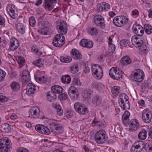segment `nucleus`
I'll return each mask as SVG.
<instances>
[{
    "label": "nucleus",
    "mask_w": 152,
    "mask_h": 152,
    "mask_svg": "<svg viewBox=\"0 0 152 152\" xmlns=\"http://www.w3.org/2000/svg\"><path fill=\"white\" fill-rule=\"evenodd\" d=\"M12 144L11 141L7 137H3L0 139V152H9Z\"/></svg>",
    "instance_id": "nucleus-1"
},
{
    "label": "nucleus",
    "mask_w": 152,
    "mask_h": 152,
    "mask_svg": "<svg viewBox=\"0 0 152 152\" xmlns=\"http://www.w3.org/2000/svg\"><path fill=\"white\" fill-rule=\"evenodd\" d=\"M106 132L103 129L98 131L95 135V140L98 144H102L107 141V137Z\"/></svg>",
    "instance_id": "nucleus-2"
},
{
    "label": "nucleus",
    "mask_w": 152,
    "mask_h": 152,
    "mask_svg": "<svg viewBox=\"0 0 152 152\" xmlns=\"http://www.w3.org/2000/svg\"><path fill=\"white\" fill-rule=\"evenodd\" d=\"M144 74L141 69H137L133 71L131 75V78L134 81L140 82L144 79Z\"/></svg>",
    "instance_id": "nucleus-3"
},
{
    "label": "nucleus",
    "mask_w": 152,
    "mask_h": 152,
    "mask_svg": "<svg viewBox=\"0 0 152 152\" xmlns=\"http://www.w3.org/2000/svg\"><path fill=\"white\" fill-rule=\"evenodd\" d=\"M128 96L125 94H122L119 96L118 102L123 110H126L130 108V103Z\"/></svg>",
    "instance_id": "nucleus-4"
},
{
    "label": "nucleus",
    "mask_w": 152,
    "mask_h": 152,
    "mask_svg": "<svg viewBox=\"0 0 152 152\" xmlns=\"http://www.w3.org/2000/svg\"><path fill=\"white\" fill-rule=\"evenodd\" d=\"M49 126L51 131L56 134H61L63 132L64 128L63 126L55 120H53L50 121Z\"/></svg>",
    "instance_id": "nucleus-5"
},
{
    "label": "nucleus",
    "mask_w": 152,
    "mask_h": 152,
    "mask_svg": "<svg viewBox=\"0 0 152 152\" xmlns=\"http://www.w3.org/2000/svg\"><path fill=\"white\" fill-rule=\"evenodd\" d=\"M91 71L93 75L98 79H101L103 75L102 68L99 64H94L92 66Z\"/></svg>",
    "instance_id": "nucleus-6"
},
{
    "label": "nucleus",
    "mask_w": 152,
    "mask_h": 152,
    "mask_svg": "<svg viewBox=\"0 0 152 152\" xmlns=\"http://www.w3.org/2000/svg\"><path fill=\"white\" fill-rule=\"evenodd\" d=\"M128 18L124 16H118L115 17L113 19L114 24L118 27H122L127 22Z\"/></svg>",
    "instance_id": "nucleus-7"
},
{
    "label": "nucleus",
    "mask_w": 152,
    "mask_h": 152,
    "mask_svg": "<svg viewBox=\"0 0 152 152\" xmlns=\"http://www.w3.org/2000/svg\"><path fill=\"white\" fill-rule=\"evenodd\" d=\"M57 30L60 34L63 35L67 33L68 26L65 21L62 20H58L57 22Z\"/></svg>",
    "instance_id": "nucleus-8"
},
{
    "label": "nucleus",
    "mask_w": 152,
    "mask_h": 152,
    "mask_svg": "<svg viewBox=\"0 0 152 152\" xmlns=\"http://www.w3.org/2000/svg\"><path fill=\"white\" fill-rule=\"evenodd\" d=\"M109 75L111 78L118 80L122 78L123 73L122 71L119 69L113 67L110 70Z\"/></svg>",
    "instance_id": "nucleus-9"
},
{
    "label": "nucleus",
    "mask_w": 152,
    "mask_h": 152,
    "mask_svg": "<svg viewBox=\"0 0 152 152\" xmlns=\"http://www.w3.org/2000/svg\"><path fill=\"white\" fill-rule=\"evenodd\" d=\"M65 43V39L64 36L60 34H56L53 39V45L58 47H60Z\"/></svg>",
    "instance_id": "nucleus-10"
},
{
    "label": "nucleus",
    "mask_w": 152,
    "mask_h": 152,
    "mask_svg": "<svg viewBox=\"0 0 152 152\" xmlns=\"http://www.w3.org/2000/svg\"><path fill=\"white\" fill-rule=\"evenodd\" d=\"M74 107L77 112L80 114L84 115L88 113V109L84 104L79 102L75 103Z\"/></svg>",
    "instance_id": "nucleus-11"
},
{
    "label": "nucleus",
    "mask_w": 152,
    "mask_h": 152,
    "mask_svg": "<svg viewBox=\"0 0 152 152\" xmlns=\"http://www.w3.org/2000/svg\"><path fill=\"white\" fill-rule=\"evenodd\" d=\"M145 148L144 142L138 141L136 142L132 145L131 148V152H141L142 150Z\"/></svg>",
    "instance_id": "nucleus-12"
},
{
    "label": "nucleus",
    "mask_w": 152,
    "mask_h": 152,
    "mask_svg": "<svg viewBox=\"0 0 152 152\" xmlns=\"http://www.w3.org/2000/svg\"><path fill=\"white\" fill-rule=\"evenodd\" d=\"M94 20L95 24L98 27L104 29L105 27L104 20L102 16L100 15H96L94 18Z\"/></svg>",
    "instance_id": "nucleus-13"
},
{
    "label": "nucleus",
    "mask_w": 152,
    "mask_h": 152,
    "mask_svg": "<svg viewBox=\"0 0 152 152\" xmlns=\"http://www.w3.org/2000/svg\"><path fill=\"white\" fill-rule=\"evenodd\" d=\"M142 118L143 121L146 123H150L151 121L152 114L151 112L148 109H145L142 112Z\"/></svg>",
    "instance_id": "nucleus-14"
},
{
    "label": "nucleus",
    "mask_w": 152,
    "mask_h": 152,
    "mask_svg": "<svg viewBox=\"0 0 152 152\" xmlns=\"http://www.w3.org/2000/svg\"><path fill=\"white\" fill-rule=\"evenodd\" d=\"M36 130L42 134L49 135L50 133L49 129L46 126L42 125H37L35 126Z\"/></svg>",
    "instance_id": "nucleus-15"
},
{
    "label": "nucleus",
    "mask_w": 152,
    "mask_h": 152,
    "mask_svg": "<svg viewBox=\"0 0 152 152\" xmlns=\"http://www.w3.org/2000/svg\"><path fill=\"white\" fill-rule=\"evenodd\" d=\"M68 94L72 99H77L79 96L78 90L74 86H71L68 90Z\"/></svg>",
    "instance_id": "nucleus-16"
},
{
    "label": "nucleus",
    "mask_w": 152,
    "mask_h": 152,
    "mask_svg": "<svg viewBox=\"0 0 152 152\" xmlns=\"http://www.w3.org/2000/svg\"><path fill=\"white\" fill-rule=\"evenodd\" d=\"M129 129L132 132L136 131L140 128V124L138 121L136 119H132L129 124Z\"/></svg>",
    "instance_id": "nucleus-17"
},
{
    "label": "nucleus",
    "mask_w": 152,
    "mask_h": 152,
    "mask_svg": "<svg viewBox=\"0 0 152 152\" xmlns=\"http://www.w3.org/2000/svg\"><path fill=\"white\" fill-rule=\"evenodd\" d=\"M40 113L39 108L37 107H33L29 111V115L32 118H37L39 117Z\"/></svg>",
    "instance_id": "nucleus-18"
},
{
    "label": "nucleus",
    "mask_w": 152,
    "mask_h": 152,
    "mask_svg": "<svg viewBox=\"0 0 152 152\" xmlns=\"http://www.w3.org/2000/svg\"><path fill=\"white\" fill-rule=\"evenodd\" d=\"M19 45V42L17 39L12 38L10 39L9 49L11 50H15L18 48Z\"/></svg>",
    "instance_id": "nucleus-19"
},
{
    "label": "nucleus",
    "mask_w": 152,
    "mask_h": 152,
    "mask_svg": "<svg viewBox=\"0 0 152 152\" xmlns=\"http://www.w3.org/2000/svg\"><path fill=\"white\" fill-rule=\"evenodd\" d=\"M56 1V0H44L43 6L46 10L50 11L54 8L53 4Z\"/></svg>",
    "instance_id": "nucleus-20"
},
{
    "label": "nucleus",
    "mask_w": 152,
    "mask_h": 152,
    "mask_svg": "<svg viewBox=\"0 0 152 152\" xmlns=\"http://www.w3.org/2000/svg\"><path fill=\"white\" fill-rule=\"evenodd\" d=\"M132 42L133 45L137 48L141 47L143 43V41L141 39L136 36L132 37Z\"/></svg>",
    "instance_id": "nucleus-21"
},
{
    "label": "nucleus",
    "mask_w": 152,
    "mask_h": 152,
    "mask_svg": "<svg viewBox=\"0 0 152 152\" xmlns=\"http://www.w3.org/2000/svg\"><path fill=\"white\" fill-rule=\"evenodd\" d=\"M132 30L134 33L139 36H141L144 33L143 28L139 24L134 25Z\"/></svg>",
    "instance_id": "nucleus-22"
},
{
    "label": "nucleus",
    "mask_w": 152,
    "mask_h": 152,
    "mask_svg": "<svg viewBox=\"0 0 152 152\" xmlns=\"http://www.w3.org/2000/svg\"><path fill=\"white\" fill-rule=\"evenodd\" d=\"M79 44L82 47L88 48H92L94 45V43L92 41L86 39H82L80 42Z\"/></svg>",
    "instance_id": "nucleus-23"
},
{
    "label": "nucleus",
    "mask_w": 152,
    "mask_h": 152,
    "mask_svg": "<svg viewBox=\"0 0 152 152\" xmlns=\"http://www.w3.org/2000/svg\"><path fill=\"white\" fill-rule=\"evenodd\" d=\"M110 8V6L108 4L103 2L97 5V11L98 12H105L108 10Z\"/></svg>",
    "instance_id": "nucleus-24"
},
{
    "label": "nucleus",
    "mask_w": 152,
    "mask_h": 152,
    "mask_svg": "<svg viewBox=\"0 0 152 152\" xmlns=\"http://www.w3.org/2000/svg\"><path fill=\"white\" fill-rule=\"evenodd\" d=\"M6 7V10L11 18L15 19L17 17L18 14L15 12L14 7H13L11 4H7Z\"/></svg>",
    "instance_id": "nucleus-25"
},
{
    "label": "nucleus",
    "mask_w": 152,
    "mask_h": 152,
    "mask_svg": "<svg viewBox=\"0 0 152 152\" xmlns=\"http://www.w3.org/2000/svg\"><path fill=\"white\" fill-rule=\"evenodd\" d=\"M36 89V86L34 84L28 83L26 87V94L28 95L33 94L35 92Z\"/></svg>",
    "instance_id": "nucleus-26"
},
{
    "label": "nucleus",
    "mask_w": 152,
    "mask_h": 152,
    "mask_svg": "<svg viewBox=\"0 0 152 152\" xmlns=\"http://www.w3.org/2000/svg\"><path fill=\"white\" fill-rule=\"evenodd\" d=\"M92 93L89 89H86L83 92L82 94V98L86 100H88L91 97Z\"/></svg>",
    "instance_id": "nucleus-27"
},
{
    "label": "nucleus",
    "mask_w": 152,
    "mask_h": 152,
    "mask_svg": "<svg viewBox=\"0 0 152 152\" xmlns=\"http://www.w3.org/2000/svg\"><path fill=\"white\" fill-rule=\"evenodd\" d=\"M46 97L48 100L50 102H54L57 98L56 94L52 91L47 92Z\"/></svg>",
    "instance_id": "nucleus-28"
},
{
    "label": "nucleus",
    "mask_w": 152,
    "mask_h": 152,
    "mask_svg": "<svg viewBox=\"0 0 152 152\" xmlns=\"http://www.w3.org/2000/svg\"><path fill=\"white\" fill-rule=\"evenodd\" d=\"M130 113L128 111L125 112L122 117V121L123 124L126 126L129 124V121Z\"/></svg>",
    "instance_id": "nucleus-29"
},
{
    "label": "nucleus",
    "mask_w": 152,
    "mask_h": 152,
    "mask_svg": "<svg viewBox=\"0 0 152 152\" xmlns=\"http://www.w3.org/2000/svg\"><path fill=\"white\" fill-rule=\"evenodd\" d=\"M52 91L55 94H59L62 93L63 91V88L58 85H55L51 87Z\"/></svg>",
    "instance_id": "nucleus-30"
},
{
    "label": "nucleus",
    "mask_w": 152,
    "mask_h": 152,
    "mask_svg": "<svg viewBox=\"0 0 152 152\" xmlns=\"http://www.w3.org/2000/svg\"><path fill=\"white\" fill-rule=\"evenodd\" d=\"M71 52L72 57L74 59L78 60L81 58V54L77 50L73 49Z\"/></svg>",
    "instance_id": "nucleus-31"
},
{
    "label": "nucleus",
    "mask_w": 152,
    "mask_h": 152,
    "mask_svg": "<svg viewBox=\"0 0 152 152\" xmlns=\"http://www.w3.org/2000/svg\"><path fill=\"white\" fill-rule=\"evenodd\" d=\"M16 27L18 31L21 34H23L25 31V27L22 23H18L16 24Z\"/></svg>",
    "instance_id": "nucleus-32"
},
{
    "label": "nucleus",
    "mask_w": 152,
    "mask_h": 152,
    "mask_svg": "<svg viewBox=\"0 0 152 152\" xmlns=\"http://www.w3.org/2000/svg\"><path fill=\"white\" fill-rule=\"evenodd\" d=\"M35 79L39 83H43L46 80V78L44 75L39 74L37 76H35Z\"/></svg>",
    "instance_id": "nucleus-33"
},
{
    "label": "nucleus",
    "mask_w": 152,
    "mask_h": 152,
    "mask_svg": "<svg viewBox=\"0 0 152 152\" xmlns=\"http://www.w3.org/2000/svg\"><path fill=\"white\" fill-rule=\"evenodd\" d=\"M147 135V131L143 129L138 134V138L140 139L144 140L146 138Z\"/></svg>",
    "instance_id": "nucleus-34"
},
{
    "label": "nucleus",
    "mask_w": 152,
    "mask_h": 152,
    "mask_svg": "<svg viewBox=\"0 0 152 152\" xmlns=\"http://www.w3.org/2000/svg\"><path fill=\"white\" fill-rule=\"evenodd\" d=\"M132 62V60L129 56H126L123 57L121 60V63L124 65L130 64Z\"/></svg>",
    "instance_id": "nucleus-35"
},
{
    "label": "nucleus",
    "mask_w": 152,
    "mask_h": 152,
    "mask_svg": "<svg viewBox=\"0 0 152 152\" xmlns=\"http://www.w3.org/2000/svg\"><path fill=\"white\" fill-rule=\"evenodd\" d=\"M99 32V30L96 27H91L89 28L88 33L92 36L96 35Z\"/></svg>",
    "instance_id": "nucleus-36"
},
{
    "label": "nucleus",
    "mask_w": 152,
    "mask_h": 152,
    "mask_svg": "<svg viewBox=\"0 0 152 152\" xmlns=\"http://www.w3.org/2000/svg\"><path fill=\"white\" fill-rule=\"evenodd\" d=\"M61 81L64 84H68L71 81V77L68 75L63 76L61 78Z\"/></svg>",
    "instance_id": "nucleus-37"
},
{
    "label": "nucleus",
    "mask_w": 152,
    "mask_h": 152,
    "mask_svg": "<svg viewBox=\"0 0 152 152\" xmlns=\"http://www.w3.org/2000/svg\"><path fill=\"white\" fill-rule=\"evenodd\" d=\"M79 69L78 65L75 64L70 67V71L72 73H76L78 72Z\"/></svg>",
    "instance_id": "nucleus-38"
},
{
    "label": "nucleus",
    "mask_w": 152,
    "mask_h": 152,
    "mask_svg": "<svg viewBox=\"0 0 152 152\" xmlns=\"http://www.w3.org/2000/svg\"><path fill=\"white\" fill-rule=\"evenodd\" d=\"M60 59L62 62L66 63L71 62L72 60L71 58L69 56H61L60 57Z\"/></svg>",
    "instance_id": "nucleus-39"
},
{
    "label": "nucleus",
    "mask_w": 152,
    "mask_h": 152,
    "mask_svg": "<svg viewBox=\"0 0 152 152\" xmlns=\"http://www.w3.org/2000/svg\"><path fill=\"white\" fill-rule=\"evenodd\" d=\"M10 86L11 88L14 91H18L20 88L19 83L16 82H13L11 84Z\"/></svg>",
    "instance_id": "nucleus-40"
},
{
    "label": "nucleus",
    "mask_w": 152,
    "mask_h": 152,
    "mask_svg": "<svg viewBox=\"0 0 152 152\" xmlns=\"http://www.w3.org/2000/svg\"><path fill=\"white\" fill-rule=\"evenodd\" d=\"M121 46L127 47L129 46L130 43L129 40L126 39H123L121 40L120 42Z\"/></svg>",
    "instance_id": "nucleus-41"
},
{
    "label": "nucleus",
    "mask_w": 152,
    "mask_h": 152,
    "mask_svg": "<svg viewBox=\"0 0 152 152\" xmlns=\"http://www.w3.org/2000/svg\"><path fill=\"white\" fill-rule=\"evenodd\" d=\"M144 29L145 33L148 34L152 33V26L148 24L144 25Z\"/></svg>",
    "instance_id": "nucleus-42"
},
{
    "label": "nucleus",
    "mask_w": 152,
    "mask_h": 152,
    "mask_svg": "<svg viewBox=\"0 0 152 152\" xmlns=\"http://www.w3.org/2000/svg\"><path fill=\"white\" fill-rule=\"evenodd\" d=\"M17 61L18 64H19V67L20 68L23 66L25 62L24 58L21 56H18L17 58Z\"/></svg>",
    "instance_id": "nucleus-43"
},
{
    "label": "nucleus",
    "mask_w": 152,
    "mask_h": 152,
    "mask_svg": "<svg viewBox=\"0 0 152 152\" xmlns=\"http://www.w3.org/2000/svg\"><path fill=\"white\" fill-rule=\"evenodd\" d=\"M142 87V88H152V81L151 80H148L145 82L143 84Z\"/></svg>",
    "instance_id": "nucleus-44"
},
{
    "label": "nucleus",
    "mask_w": 152,
    "mask_h": 152,
    "mask_svg": "<svg viewBox=\"0 0 152 152\" xmlns=\"http://www.w3.org/2000/svg\"><path fill=\"white\" fill-rule=\"evenodd\" d=\"M93 102L95 104L99 105L101 103V98L98 95L95 96L93 99Z\"/></svg>",
    "instance_id": "nucleus-45"
},
{
    "label": "nucleus",
    "mask_w": 152,
    "mask_h": 152,
    "mask_svg": "<svg viewBox=\"0 0 152 152\" xmlns=\"http://www.w3.org/2000/svg\"><path fill=\"white\" fill-rule=\"evenodd\" d=\"M112 94L114 95H117L120 93V87L118 86L113 87L112 90Z\"/></svg>",
    "instance_id": "nucleus-46"
},
{
    "label": "nucleus",
    "mask_w": 152,
    "mask_h": 152,
    "mask_svg": "<svg viewBox=\"0 0 152 152\" xmlns=\"http://www.w3.org/2000/svg\"><path fill=\"white\" fill-rule=\"evenodd\" d=\"M45 27L42 28L40 29L38 31V32L39 34L43 35H47V32L48 30V29L47 28V26H45Z\"/></svg>",
    "instance_id": "nucleus-47"
},
{
    "label": "nucleus",
    "mask_w": 152,
    "mask_h": 152,
    "mask_svg": "<svg viewBox=\"0 0 152 152\" xmlns=\"http://www.w3.org/2000/svg\"><path fill=\"white\" fill-rule=\"evenodd\" d=\"M56 109L57 114L60 116L63 115V111L61 107L59 105H57L56 106Z\"/></svg>",
    "instance_id": "nucleus-48"
},
{
    "label": "nucleus",
    "mask_w": 152,
    "mask_h": 152,
    "mask_svg": "<svg viewBox=\"0 0 152 152\" xmlns=\"http://www.w3.org/2000/svg\"><path fill=\"white\" fill-rule=\"evenodd\" d=\"M4 130L7 132H10L11 128V126L7 123H5L3 126Z\"/></svg>",
    "instance_id": "nucleus-49"
},
{
    "label": "nucleus",
    "mask_w": 152,
    "mask_h": 152,
    "mask_svg": "<svg viewBox=\"0 0 152 152\" xmlns=\"http://www.w3.org/2000/svg\"><path fill=\"white\" fill-rule=\"evenodd\" d=\"M91 125L93 126H97L99 127H102L103 126V124L99 121H97L95 119L91 124Z\"/></svg>",
    "instance_id": "nucleus-50"
},
{
    "label": "nucleus",
    "mask_w": 152,
    "mask_h": 152,
    "mask_svg": "<svg viewBox=\"0 0 152 152\" xmlns=\"http://www.w3.org/2000/svg\"><path fill=\"white\" fill-rule=\"evenodd\" d=\"M31 80L30 77H22V81L23 85H26L28 82H29Z\"/></svg>",
    "instance_id": "nucleus-51"
},
{
    "label": "nucleus",
    "mask_w": 152,
    "mask_h": 152,
    "mask_svg": "<svg viewBox=\"0 0 152 152\" xmlns=\"http://www.w3.org/2000/svg\"><path fill=\"white\" fill-rule=\"evenodd\" d=\"M33 64L35 65L38 67H40L42 66V64L41 61V59H39L33 62Z\"/></svg>",
    "instance_id": "nucleus-52"
},
{
    "label": "nucleus",
    "mask_w": 152,
    "mask_h": 152,
    "mask_svg": "<svg viewBox=\"0 0 152 152\" xmlns=\"http://www.w3.org/2000/svg\"><path fill=\"white\" fill-rule=\"evenodd\" d=\"M29 23L32 27H34L35 26L36 23L35 19L34 17L32 16L29 18Z\"/></svg>",
    "instance_id": "nucleus-53"
},
{
    "label": "nucleus",
    "mask_w": 152,
    "mask_h": 152,
    "mask_svg": "<svg viewBox=\"0 0 152 152\" xmlns=\"http://www.w3.org/2000/svg\"><path fill=\"white\" fill-rule=\"evenodd\" d=\"M73 83L75 86H81L82 85V83L80 80L76 78L74 79L73 81Z\"/></svg>",
    "instance_id": "nucleus-54"
},
{
    "label": "nucleus",
    "mask_w": 152,
    "mask_h": 152,
    "mask_svg": "<svg viewBox=\"0 0 152 152\" xmlns=\"http://www.w3.org/2000/svg\"><path fill=\"white\" fill-rule=\"evenodd\" d=\"M6 75V73L3 70L0 69V82H1Z\"/></svg>",
    "instance_id": "nucleus-55"
},
{
    "label": "nucleus",
    "mask_w": 152,
    "mask_h": 152,
    "mask_svg": "<svg viewBox=\"0 0 152 152\" xmlns=\"http://www.w3.org/2000/svg\"><path fill=\"white\" fill-rule=\"evenodd\" d=\"M145 148L150 151H152V141L149 142L145 145Z\"/></svg>",
    "instance_id": "nucleus-56"
},
{
    "label": "nucleus",
    "mask_w": 152,
    "mask_h": 152,
    "mask_svg": "<svg viewBox=\"0 0 152 152\" xmlns=\"http://www.w3.org/2000/svg\"><path fill=\"white\" fill-rule=\"evenodd\" d=\"M30 77V73L29 72L28 70H23L22 74V77Z\"/></svg>",
    "instance_id": "nucleus-57"
},
{
    "label": "nucleus",
    "mask_w": 152,
    "mask_h": 152,
    "mask_svg": "<svg viewBox=\"0 0 152 152\" xmlns=\"http://www.w3.org/2000/svg\"><path fill=\"white\" fill-rule=\"evenodd\" d=\"M7 101V98L3 95H0V102H5Z\"/></svg>",
    "instance_id": "nucleus-58"
},
{
    "label": "nucleus",
    "mask_w": 152,
    "mask_h": 152,
    "mask_svg": "<svg viewBox=\"0 0 152 152\" xmlns=\"http://www.w3.org/2000/svg\"><path fill=\"white\" fill-rule=\"evenodd\" d=\"M84 72L85 73H88L90 71V68L87 64H85L84 66Z\"/></svg>",
    "instance_id": "nucleus-59"
},
{
    "label": "nucleus",
    "mask_w": 152,
    "mask_h": 152,
    "mask_svg": "<svg viewBox=\"0 0 152 152\" xmlns=\"http://www.w3.org/2000/svg\"><path fill=\"white\" fill-rule=\"evenodd\" d=\"M109 45L110 46L109 47V49L111 50L112 53H113L114 52L115 49V45L112 43L110 44Z\"/></svg>",
    "instance_id": "nucleus-60"
},
{
    "label": "nucleus",
    "mask_w": 152,
    "mask_h": 152,
    "mask_svg": "<svg viewBox=\"0 0 152 152\" xmlns=\"http://www.w3.org/2000/svg\"><path fill=\"white\" fill-rule=\"evenodd\" d=\"M60 96L61 98V99L63 100L66 99L68 97V96L66 93H64L62 94H61L60 95Z\"/></svg>",
    "instance_id": "nucleus-61"
},
{
    "label": "nucleus",
    "mask_w": 152,
    "mask_h": 152,
    "mask_svg": "<svg viewBox=\"0 0 152 152\" xmlns=\"http://www.w3.org/2000/svg\"><path fill=\"white\" fill-rule=\"evenodd\" d=\"M18 152H29V151L26 148H20L18 149Z\"/></svg>",
    "instance_id": "nucleus-62"
},
{
    "label": "nucleus",
    "mask_w": 152,
    "mask_h": 152,
    "mask_svg": "<svg viewBox=\"0 0 152 152\" xmlns=\"http://www.w3.org/2000/svg\"><path fill=\"white\" fill-rule=\"evenodd\" d=\"M138 103L140 106L145 107V102L143 99H142L138 102Z\"/></svg>",
    "instance_id": "nucleus-63"
},
{
    "label": "nucleus",
    "mask_w": 152,
    "mask_h": 152,
    "mask_svg": "<svg viewBox=\"0 0 152 152\" xmlns=\"http://www.w3.org/2000/svg\"><path fill=\"white\" fill-rule=\"evenodd\" d=\"M132 15H133L138 16L139 15L138 11L135 9L132 11Z\"/></svg>",
    "instance_id": "nucleus-64"
}]
</instances>
